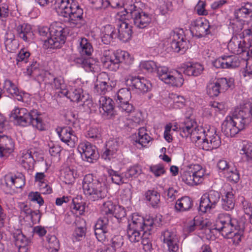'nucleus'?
I'll return each mask as SVG.
<instances>
[{"label":"nucleus","instance_id":"f257e3e1","mask_svg":"<svg viewBox=\"0 0 252 252\" xmlns=\"http://www.w3.org/2000/svg\"><path fill=\"white\" fill-rule=\"evenodd\" d=\"M252 119L249 106H241L235 108L231 116H227L223 121L221 129L227 137H233L244 129Z\"/></svg>","mask_w":252,"mask_h":252},{"label":"nucleus","instance_id":"f03ea898","mask_svg":"<svg viewBox=\"0 0 252 252\" xmlns=\"http://www.w3.org/2000/svg\"><path fill=\"white\" fill-rule=\"evenodd\" d=\"M53 8L58 15L67 19L71 27L80 28L83 24V10L74 0H54Z\"/></svg>","mask_w":252,"mask_h":252},{"label":"nucleus","instance_id":"7ed1b4c3","mask_svg":"<svg viewBox=\"0 0 252 252\" xmlns=\"http://www.w3.org/2000/svg\"><path fill=\"white\" fill-rule=\"evenodd\" d=\"M214 227L224 238L231 239L234 245H237L241 242L243 233V228L237 220L232 218L229 214H220Z\"/></svg>","mask_w":252,"mask_h":252},{"label":"nucleus","instance_id":"20e7f679","mask_svg":"<svg viewBox=\"0 0 252 252\" xmlns=\"http://www.w3.org/2000/svg\"><path fill=\"white\" fill-rule=\"evenodd\" d=\"M82 188L84 194L91 201L101 200L106 196L107 189L106 183L103 179H96L91 174H88L84 177Z\"/></svg>","mask_w":252,"mask_h":252},{"label":"nucleus","instance_id":"39448f33","mask_svg":"<svg viewBox=\"0 0 252 252\" xmlns=\"http://www.w3.org/2000/svg\"><path fill=\"white\" fill-rule=\"evenodd\" d=\"M10 117L17 125L24 126L31 125L40 130H45V125L42 124L36 110L29 112L25 108H16L11 112Z\"/></svg>","mask_w":252,"mask_h":252},{"label":"nucleus","instance_id":"423d86ee","mask_svg":"<svg viewBox=\"0 0 252 252\" xmlns=\"http://www.w3.org/2000/svg\"><path fill=\"white\" fill-rule=\"evenodd\" d=\"M131 98V92L127 88L120 89L115 96V99L118 105L119 110L126 116H128V120L135 123L140 121L136 115L133 105L129 102Z\"/></svg>","mask_w":252,"mask_h":252},{"label":"nucleus","instance_id":"0eeeda50","mask_svg":"<svg viewBox=\"0 0 252 252\" xmlns=\"http://www.w3.org/2000/svg\"><path fill=\"white\" fill-rule=\"evenodd\" d=\"M206 170L198 164H190L181 171V178L186 184L193 186L202 183L205 177Z\"/></svg>","mask_w":252,"mask_h":252},{"label":"nucleus","instance_id":"6e6552de","mask_svg":"<svg viewBox=\"0 0 252 252\" xmlns=\"http://www.w3.org/2000/svg\"><path fill=\"white\" fill-rule=\"evenodd\" d=\"M122 15H125L126 17L129 15L132 18L135 26L140 29L147 27L153 20L152 14L143 11L135 4H131L125 7L122 10Z\"/></svg>","mask_w":252,"mask_h":252},{"label":"nucleus","instance_id":"1a4fd4ad","mask_svg":"<svg viewBox=\"0 0 252 252\" xmlns=\"http://www.w3.org/2000/svg\"><path fill=\"white\" fill-rule=\"evenodd\" d=\"M48 48H57L64 44L66 36L70 33L68 27L59 22H54L48 28Z\"/></svg>","mask_w":252,"mask_h":252},{"label":"nucleus","instance_id":"9d476101","mask_svg":"<svg viewBox=\"0 0 252 252\" xmlns=\"http://www.w3.org/2000/svg\"><path fill=\"white\" fill-rule=\"evenodd\" d=\"M178 131L182 137L189 138L192 142L200 139V136L203 134V128L199 126L195 119L186 118L183 122L178 125Z\"/></svg>","mask_w":252,"mask_h":252},{"label":"nucleus","instance_id":"9b49d317","mask_svg":"<svg viewBox=\"0 0 252 252\" xmlns=\"http://www.w3.org/2000/svg\"><path fill=\"white\" fill-rule=\"evenodd\" d=\"M108 220L106 218H99L96 221L94 228V234L97 240L103 243L98 248L96 252H116L110 244H104L108 240L110 233L108 231Z\"/></svg>","mask_w":252,"mask_h":252},{"label":"nucleus","instance_id":"f8f14e48","mask_svg":"<svg viewBox=\"0 0 252 252\" xmlns=\"http://www.w3.org/2000/svg\"><path fill=\"white\" fill-rule=\"evenodd\" d=\"M159 79L165 84L177 88H180L184 84L183 74L177 70H169L165 66L159 67L158 70Z\"/></svg>","mask_w":252,"mask_h":252},{"label":"nucleus","instance_id":"ddd939ff","mask_svg":"<svg viewBox=\"0 0 252 252\" xmlns=\"http://www.w3.org/2000/svg\"><path fill=\"white\" fill-rule=\"evenodd\" d=\"M200 139L202 140L201 147L203 150L211 151L218 148L221 145V139L213 127L203 129Z\"/></svg>","mask_w":252,"mask_h":252},{"label":"nucleus","instance_id":"4468645a","mask_svg":"<svg viewBox=\"0 0 252 252\" xmlns=\"http://www.w3.org/2000/svg\"><path fill=\"white\" fill-rule=\"evenodd\" d=\"M234 85L232 78L221 77L210 81L207 86V93L210 97L217 96Z\"/></svg>","mask_w":252,"mask_h":252},{"label":"nucleus","instance_id":"2eb2a0df","mask_svg":"<svg viewBox=\"0 0 252 252\" xmlns=\"http://www.w3.org/2000/svg\"><path fill=\"white\" fill-rule=\"evenodd\" d=\"M215 31L213 26L204 17L198 18L191 22L190 31L193 36L200 38L212 34Z\"/></svg>","mask_w":252,"mask_h":252},{"label":"nucleus","instance_id":"dca6fc26","mask_svg":"<svg viewBox=\"0 0 252 252\" xmlns=\"http://www.w3.org/2000/svg\"><path fill=\"white\" fill-rule=\"evenodd\" d=\"M216 168L220 177L225 178L228 181L234 183L239 181L240 174L238 171L226 159L219 160L217 163Z\"/></svg>","mask_w":252,"mask_h":252},{"label":"nucleus","instance_id":"f3484780","mask_svg":"<svg viewBox=\"0 0 252 252\" xmlns=\"http://www.w3.org/2000/svg\"><path fill=\"white\" fill-rule=\"evenodd\" d=\"M252 42L248 40L242 33L240 34L233 35L227 44L228 51L235 54H240L242 53L249 54V49Z\"/></svg>","mask_w":252,"mask_h":252},{"label":"nucleus","instance_id":"a211bd4d","mask_svg":"<svg viewBox=\"0 0 252 252\" xmlns=\"http://www.w3.org/2000/svg\"><path fill=\"white\" fill-rule=\"evenodd\" d=\"M83 83L80 79L70 80L69 86L70 90H67L66 95H63L66 96L71 101L79 102L80 101L85 102L89 100L90 96L88 94H84L81 88Z\"/></svg>","mask_w":252,"mask_h":252},{"label":"nucleus","instance_id":"6ab92c4d","mask_svg":"<svg viewBox=\"0 0 252 252\" xmlns=\"http://www.w3.org/2000/svg\"><path fill=\"white\" fill-rule=\"evenodd\" d=\"M220 197V192L213 190L203 194L200 199L199 212L202 213H210L216 208Z\"/></svg>","mask_w":252,"mask_h":252},{"label":"nucleus","instance_id":"aec40b11","mask_svg":"<svg viewBox=\"0 0 252 252\" xmlns=\"http://www.w3.org/2000/svg\"><path fill=\"white\" fill-rule=\"evenodd\" d=\"M79 176L73 156L68 157L61 170V177L66 184H72Z\"/></svg>","mask_w":252,"mask_h":252},{"label":"nucleus","instance_id":"412c9836","mask_svg":"<svg viewBox=\"0 0 252 252\" xmlns=\"http://www.w3.org/2000/svg\"><path fill=\"white\" fill-rule=\"evenodd\" d=\"M122 11L117 13L118 34L117 37L123 42H126L130 39L132 34V26L125 15H122Z\"/></svg>","mask_w":252,"mask_h":252},{"label":"nucleus","instance_id":"4be33fe9","mask_svg":"<svg viewBox=\"0 0 252 252\" xmlns=\"http://www.w3.org/2000/svg\"><path fill=\"white\" fill-rule=\"evenodd\" d=\"M116 84V81L111 80L107 73L102 72L97 76V84L94 86V91L98 95L104 94L111 91Z\"/></svg>","mask_w":252,"mask_h":252},{"label":"nucleus","instance_id":"5701e85b","mask_svg":"<svg viewBox=\"0 0 252 252\" xmlns=\"http://www.w3.org/2000/svg\"><path fill=\"white\" fill-rule=\"evenodd\" d=\"M171 47L175 52L184 53L189 48V42L185 38L183 34L177 31H172L168 39Z\"/></svg>","mask_w":252,"mask_h":252},{"label":"nucleus","instance_id":"b1692460","mask_svg":"<svg viewBox=\"0 0 252 252\" xmlns=\"http://www.w3.org/2000/svg\"><path fill=\"white\" fill-rule=\"evenodd\" d=\"M77 150L82 158L88 162L93 163L98 158L99 155L95 146L88 142L80 143Z\"/></svg>","mask_w":252,"mask_h":252},{"label":"nucleus","instance_id":"393cba45","mask_svg":"<svg viewBox=\"0 0 252 252\" xmlns=\"http://www.w3.org/2000/svg\"><path fill=\"white\" fill-rule=\"evenodd\" d=\"M126 84L129 88L142 93L148 92L152 88V84L149 80L139 76L129 77L126 80Z\"/></svg>","mask_w":252,"mask_h":252},{"label":"nucleus","instance_id":"a878e982","mask_svg":"<svg viewBox=\"0 0 252 252\" xmlns=\"http://www.w3.org/2000/svg\"><path fill=\"white\" fill-rule=\"evenodd\" d=\"M240 60L237 56H222L215 60L212 64L217 68L230 69L238 67Z\"/></svg>","mask_w":252,"mask_h":252},{"label":"nucleus","instance_id":"bb28decb","mask_svg":"<svg viewBox=\"0 0 252 252\" xmlns=\"http://www.w3.org/2000/svg\"><path fill=\"white\" fill-rule=\"evenodd\" d=\"M106 150L102 155V158L106 160L115 161L121 158L119 150V143L115 140L108 141L106 145Z\"/></svg>","mask_w":252,"mask_h":252},{"label":"nucleus","instance_id":"cd10ccee","mask_svg":"<svg viewBox=\"0 0 252 252\" xmlns=\"http://www.w3.org/2000/svg\"><path fill=\"white\" fill-rule=\"evenodd\" d=\"M221 205L226 211L233 209L235 206L234 191L229 184L224 185L221 190Z\"/></svg>","mask_w":252,"mask_h":252},{"label":"nucleus","instance_id":"c85d7f7f","mask_svg":"<svg viewBox=\"0 0 252 252\" xmlns=\"http://www.w3.org/2000/svg\"><path fill=\"white\" fill-rule=\"evenodd\" d=\"M209 224L210 222L207 219H204L201 216H197L193 218H189L187 220L184 225V230L190 233L197 229H202Z\"/></svg>","mask_w":252,"mask_h":252},{"label":"nucleus","instance_id":"c756f323","mask_svg":"<svg viewBox=\"0 0 252 252\" xmlns=\"http://www.w3.org/2000/svg\"><path fill=\"white\" fill-rule=\"evenodd\" d=\"M58 134L62 141L71 148L74 147L78 141L74 131L70 126H65L60 130L57 129Z\"/></svg>","mask_w":252,"mask_h":252},{"label":"nucleus","instance_id":"7c9ffc66","mask_svg":"<svg viewBox=\"0 0 252 252\" xmlns=\"http://www.w3.org/2000/svg\"><path fill=\"white\" fill-rule=\"evenodd\" d=\"M101 61L103 67L109 70L116 71L120 67L115 52H113L109 50L105 51L101 58Z\"/></svg>","mask_w":252,"mask_h":252},{"label":"nucleus","instance_id":"2f4dec72","mask_svg":"<svg viewBox=\"0 0 252 252\" xmlns=\"http://www.w3.org/2000/svg\"><path fill=\"white\" fill-rule=\"evenodd\" d=\"M161 239L166 244L169 252H176L178 250V239L176 233L172 231L165 230L162 232Z\"/></svg>","mask_w":252,"mask_h":252},{"label":"nucleus","instance_id":"473e14b6","mask_svg":"<svg viewBox=\"0 0 252 252\" xmlns=\"http://www.w3.org/2000/svg\"><path fill=\"white\" fill-rule=\"evenodd\" d=\"M181 69L187 75L198 76L203 72L204 66L200 63L188 62L181 65Z\"/></svg>","mask_w":252,"mask_h":252},{"label":"nucleus","instance_id":"72a5a7b5","mask_svg":"<svg viewBox=\"0 0 252 252\" xmlns=\"http://www.w3.org/2000/svg\"><path fill=\"white\" fill-rule=\"evenodd\" d=\"M13 238L15 246L18 249L19 252H28L29 240L20 230H17L13 233Z\"/></svg>","mask_w":252,"mask_h":252},{"label":"nucleus","instance_id":"f704fd0d","mask_svg":"<svg viewBox=\"0 0 252 252\" xmlns=\"http://www.w3.org/2000/svg\"><path fill=\"white\" fill-rule=\"evenodd\" d=\"M17 34L24 41L31 42L34 38L32 27L28 24H20L16 28Z\"/></svg>","mask_w":252,"mask_h":252},{"label":"nucleus","instance_id":"c9c22d12","mask_svg":"<svg viewBox=\"0 0 252 252\" xmlns=\"http://www.w3.org/2000/svg\"><path fill=\"white\" fill-rule=\"evenodd\" d=\"M99 112L104 116H111L114 114V101L109 97L102 96L99 100Z\"/></svg>","mask_w":252,"mask_h":252},{"label":"nucleus","instance_id":"e433bc0d","mask_svg":"<svg viewBox=\"0 0 252 252\" xmlns=\"http://www.w3.org/2000/svg\"><path fill=\"white\" fill-rule=\"evenodd\" d=\"M49 75L50 78L48 77V80H53V81L48 83V87L50 86L52 89L56 90V93L58 94L60 97H62L63 95H66L67 91L63 79L61 77L54 78L50 74Z\"/></svg>","mask_w":252,"mask_h":252},{"label":"nucleus","instance_id":"4c0bfd02","mask_svg":"<svg viewBox=\"0 0 252 252\" xmlns=\"http://www.w3.org/2000/svg\"><path fill=\"white\" fill-rule=\"evenodd\" d=\"M127 228L148 231L146 225V218H144L137 213L132 214L128 220Z\"/></svg>","mask_w":252,"mask_h":252},{"label":"nucleus","instance_id":"58836bf2","mask_svg":"<svg viewBox=\"0 0 252 252\" xmlns=\"http://www.w3.org/2000/svg\"><path fill=\"white\" fill-rule=\"evenodd\" d=\"M14 147L11 138L5 135H0V157L7 156V154L13 151Z\"/></svg>","mask_w":252,"mask_h":252},{"label":"nucleus","instance_id":"ea45409f","mask_svg":"<svg viewBox=\"0 0 252 252\" xmlns=\"http://www.w3.org/2000/svg\"><path fill=\"white\" fill-rule=\"evenodd\" d=\"M234 16L242 20L252 17V3L250 2L242 3L240 7L235 9Z\"/></svg>","mask_w":252,"mask_h":252},{"label":"nucleus","instance_id":"a19ab883","mask_svg":"<svg viewBox=\"0 0 252 252\" xmlns=\"http://www.w3.org/2000/svg\"><path fill=\"white\" fill-rule=\"evenodd\" d=\"M100 37L104 44H109L117 37L115 28L110 25H106L102 27L100 31Z\"/></svg>","mask_w":252,"mask_h":252},{"label":"nucleus","instance_id":"79ce46f5","mask_svg":"<svg viewBox=\"0 0 252 252\" xmlns=\"http://www.w3.org/2000/svg\"><path fill=\"white\" fill-rule=\"evenodd\" d=\"M193 205L190 197L184 196L178 198L175 204L174 208L177 212H183L189 210Z\"/></svg>","mask_w":252,"mask_h":252},{"label":"nucleus","instance_id":"37998d69","mask_svg":"<svg viewBox=\"0 0 252 252\" xmlns=\"http://www.w3.org/2000/svg\"><path fill=\"white\" fill-rule=\"evenodd\" d=\"M152 138L147 132V129L142 127L139 128L138 135L136 137L135 141L136 144H138L141 147H148L150 143L152 141Z\"/></svg>","mask_w":252,"mask_h":252},{"label":"nucleus","instance_id":"c03bdc74","mask_svg":"<svg viewBox=\"0 0 252 252\" xmlns=\"http://www.w3.org/2000/svg\"><path fill=\"white\" fill-rule=\"evenodd\" d=\"M186 102V100L183 96L173 93L169 95V103L173 108H182L185 105Z\"/></svg>","mask_w":252,"mask_h":252},{"label":"nucleus","instance_id":"a18cd8bd","mask_svg":"<svg viewBox=\"0 0 252 252\" xmlns=\"http://www.w3.org/2000/svg\"><path fill=\"white\" fill-rule=\"evenodd\" d=\"M116 57L118 58L119 65L121 63L127 65H130L133 63V56L127 51L117 50L115 51Z\"/></svg>","mask_w":252,"mask_h":252},{"label":"nucleus","instance_id":"49530a36","mask_svg":"<svg viewBox=\"0 0 252 252\" xmlns=\"http://www.w3.org/2000/svg\"><path fill=\"white\" fill-rule=\"evenodd\" d=\"M209 106L210 107V110L205 109V111H207L209 116L213 115V112H214L215 115H217L218 114H223L227 108L226 104L224 102H219L215 101L211 102Z\"/></svg>","mask_w":252,"mask_h":252},{"label":"nucleus","instance_id":"de8ad7c7","mask_svg":"<svg viewBox=\"0 0 252 252\" xmlns=\"http://www.w3.org/2000/svg\"><path fill=\"white\" fill-rule=\"evenodd\" d=\"M82 66L87 72L97 73L100 70L99 63L93 58L84 59L82 61Z\"/></svg>","mask_w":252,"mask_h":252},{"label":"nucleus","instance_id":"09e8293b","mask_svg":"<svg viewBox=\"0 0 252 252\" xmlns=\"http://www.w3.org/2000/svg\"><path fill=\"white\" fill-rule=\"evenodd\" d=\"M146 200L153 207L156 208L160 201V194L155 190H148L145 192Z\"/></svg>","mask_w":252,"mask_h":252},{"label":"nucleus","instance_id":"8fccbe9b","mask_svg":"<svg viewBox=\"0 0 252 252\" xmlns=\"http://www.w3.org/2000/svg\"><path fill=\"white\" fill-rule=\"evenodd\" d=\"M240 154L248 161L252 160V143L243 141L240 146Z\"/></svg>","mask_w":252,"mask_h":252},{"label":"nucleus","instance_id":"3c124183","mask_svg":"<svg viewBox=\"0 0 252 252\" xmlns=\"http://www.w3.org/2000/svg\"><path fill=\"white\" fill-rule=\"evenodd\" d=\"M147 231L134 228H127V236L129 240L131 243H136L139 242L142 239L143 234Z\"/></svg>","mask_w":252,"mask_h":252},{"label":"nucleus","instance_id":"603ef678","mask_svg":"<svg viewBox=\"0 0 252 252\" xmlns=\"http://www.w3.org/2000/svg\"><path fill=\"white\" fill-rule=\"evenodd\" d=\"M163 217L160 214H157L155 217L147 216L146 217V225L147 230L150 231L153 225L159 226L162 224Z\"/></svg>","mask_w":252,"mask_h":252},{"label":"nucleus","instance_id":"864d4df0","mask_svg":"<svg viewBox=\"0 0 252 252\" xmlns=\"http://www.w3.org/2000/svg\"><path fill=\"white\" fill-rule=\"evenodd\" d=\"M79 43L78 50L80 53L82 55H90L93 51V49L88 40L85 38H82Z\"/></svg>","mask_w":252,"mask_h":252},{"label":"nucleus","instance_id":"5fc2aeb1","mask_svg":"<svg viewBox=\"0 0 252 252\" xmlns=\"http://www.w3.org/2000/svg\"><path fill=\"white\" fill-rule=\"evenodd\" d=\"M5 179L6 184L8 185V183L10 182L11 185L14 186L16 188H21L25 185V179L23 175L14 177L6 175L5 177Z\"/></svg>","mask_w":252,"mask_h":252},{"label":"nucleus","instance_id":"6e6d98bb","mask_svg":"<svg viewBox=\"0 0 252 252\" xmlns=\"http://www.w3.org/2000/svg\"><path fill=\"white\" fill-rule=\"evenodd\" d=\"M245 21V20H242L235 17L234 18L230 20L228 29L233 33L238 32L243 29Z\"/></svg>","mask_w":252,"mask_h":252},{"label":"nucleus","instance_id":"4d7b16f0","mask_svg":"<svg viewBox=\"0 0 252 252\" xmlns=\"http://www.w3.org/2000/svg\"><path fill=\"white\" fill-rule=\"evenodd\" d=\"M45 175L42 172H37L35 176V182L38 183L39 189L43 194L47 193V183L45 182Z\"/></svg>","mask_w":252,"mask_h":252},{"label":"nucleus","instance_id":"13d9d810","mask_svg":"<svg viewBox=\"0 0 252 252\" xmlns=\"http://www.w3.org/2000/svg\"><path fill=\"white\" fill-rule=\"evenodd\" d=\"M106 172L111 178L113 183L117 185H121L126 183L124 176L122 177L117 171H114L110 167H107Z\"/></svg>","mask_w":252,"mask_h":252},{"label":"nucleus","instance_id":"bf43d9fd","mask_svg":"<svg viewBox=\"0 0 252 252\" xmlns=\"http://www.w3.org/2000/svg\"><path fill=\"white\" fill-rule=\"evenodd\" d=\"M160 67H161L160 66ZM139 67L142 70H145L148 72H158V66L157 63L153 61H141L139 64Z\"/></svg>","mask_w":252,"mask_h":252},{"label":"nucleus","instance_id":"052dcab7","mask_svg":"<svg viewBox=\"0 0 252 252\" xmlns=\"http://www.w3.org/2000/svg\"><path fill=\"white\" fill-rule=\"evenodd\" d=\"M85 136L92 140H98L101 137L100 130L97 126H91L86 131Z\"/></svg>","mask_w":252,"mask_h":252},{"label":"nucleus","instance_id":"680f3d73","mask_svg":"<svg viewBox=\"0 0 252 252\" xmlns=\"http://www.w3.org/2000/svg\"><path fill=\"white\" fill-rule=\"evenodd\" d=\"M178 131V125L173 126L172 124L169 123L165 126L164 132V138L168 142H170L172 140V134L173 131Z\"/></svg>","mask_w":252,"mask_h":252},{"label":"nucleus","instance_id":"e2e57ef3","mask_svg":"<svg viewBox=\"0 0 252 252\" xmlns=\"http://www.w3.org/2000/svg\"><path fill=\"white\" fill-rule=\"evenodd\" d=\"M141 170L137 165L129 167L126 172L123 173L126 179H130L137 177L141 173Z\"/></svg>","mask_w":252,"mask_h":252},{"label":"nucleus","instance_id":"0e129e2a","mask_svg":"<svg viewBox=\"0 0 252 252\" xmlns=\"http://www.w3.org/2000/svg\"><path fill=\"white\" fill-rule=\"evenodd\" d=\"M99 2L103 8L110 5L114 8H118L124 5V0H99Z\"/></svg>","mask_w":252,"mask_h":252},{"label":"nucleus","instance_id":"69168bd1","mask_svg":"<svg viewBox=\"0 0 252 252\" xmlns=\"http://www.w3.org/2000/svg\"><path fill=\"white\" fill-rule=\"evenodd\" d=\"M60 248L59 240L55 235L48 236V252H58Z\"/></svg>","mask_w":252,"mask_h":252},{"label":"nucleus","instance_id":"338daca9","mask_svg":"<svg viewBox=\"0 0 252 252\" xmlns=\"http://www.w3.org/2000/svg\"><path fill=\"white\" fill-rule=\"evenodd\" d=\"M72 200L73 204L71 207V212L76 216L83 215L85 210V203L83 202L76 203L74 199Z\"/></svg>","mask_w":252,"mask_h":252},{"label":"nucleus","instance_id":"774afa93","mask_svg":"<svg viewBox=\"0 0 252 252\" xmlns=\"http://www.w3.org/2000/svg\"><path fill=\"white\" fill-rule=\"evenodd\" d=\"M116 205L111 200H108L103 203L101 207V213L106 215H112Z\"/></svg>","mask_w":252,"mask_h":252}]
</instances>
